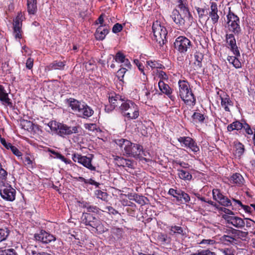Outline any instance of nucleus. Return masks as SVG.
Here are the masks:
<instances>
[{"mask_svg": "<svg viewBox=\"0 0 255 255\" xmlns=\"http://www.w3.org/2000/svg\"><path fill=\"white\" fill-rule=\"evenodd\" d=\"M95 224L96 226H93V228L95 229L99 233L102 234L107 231V229L104 227L99 220L96 221Z\"/></svg>", "mask_w": 255, "mask_h": 255, "instance_id": "nucleus-42", "label": "nucleus"}, {"mask_svg": "<svg viewBox=\"0 0 255 255\" xmlns=\"http://www.w3.org/2000/svg\"><path fill=\"white\" fill-rule=\"evenodd\" d=\"M235 155L240 157L244 153V145L241 142H237L235 144Z\"/></svg>", "mask_w": 255, "mask_h": 255, "instance_id": "nucleus-38", "label": "nucleus"}, {"mask_svg": "<svg viewBox=\"0 0 255 255\" xmlns=\"http://www.w3.org/2000/svg\"><path fill=\"white\" fill-rule=\"evenodd\" d=\"M227 27L228 30L235 34L239 33L241 31V27L239 17L230 11L227 15Z\"/></svg>", "mask_w": 255, "mask_h": 255, "instance_id": "nucleus-6", "label": "nucleus"}, {"mask_svg": "<svg viewBox=\"0 0 255 255\" xmlns=\"http://www.w3.org/2000/svg\"><path fill=\"white\" fill-rule=\"evenodd\" d=\"M123 115L129 120L137 119L139 115V107L133 101L127 100L120 106Z\"/></svg>", "mask_w": 255, "mask_h": 255, "instance_id": "nucleus-4", "label": "nucleus"}, {"mask_svg": "<svg viewBox=\"0 0 255 255\" xmlns=\"http://www.w3.org/2000/svg\"><path fill=\"white\" fill-rule=\"evenodd\" d=\"M243 128V123L238 121L234 122L232 124L229 125L227 127L228 131H232L234 130H239Z\"/></svg>", "mask_w": 255, "mask_h": 255, "instance_id": "nucleus-35", "label": "nucleus"}, {"mask_svg": "<svg viewBox=\"0 0 255 255\" xmlns=\"http://www.w3.org/2000/svg\"><path fill=\"white\" fill-rule=\"evenodd\" d=\"M158 77L159 78H160L159 80H161L162 81H164V80H167L168 79L167 75L164 72L162 71H160L158 72Z\"/></svg>", "mask_w": 255, "mask_h": 255, "instance_id": "nucleus-59", "label": "nucleus"}, {"mask_svg": "<svg viewBox=\"0 0 255 255\" xmlns=\"http://www.w3.org/2000/svg\"><path fill=\"white\" fill-rule=\"evenodd\" d=\"M85 128L91 131L98 130L97 126L94 124H87L85 125Z\"/></svg>", "mask_w": 255, "mask_h": 255, "instance_id": "nucleus-54", "label": "nucleus"}, {"mask_svg": "<svg viewBox=\"0 0 255 255\" xmlns=\"http://www.w3.org/2000/svg\"><path fill=\"white\" fill-rule=\"evenodd\" d=\"M33 124L32 122L25 120H22L20 121V126L22 128L25 130L29 131L33 129Z\"/></svg>", "mask_w": 255, "mask_h": 255, "instance_id": "nucleus-39", "label": "nucleus"}, {"mask_svg": "<svg viewBox=\"0 0 255 255\" xmlns=\"http://www.w3.org/2000/svg\"><path fill=\"white\" fill-rule=\"evenodd\" d=\"M115 142L120 147L121 150L129 156L139 158L140 160H144L146 161L148 160L145 158L139 156L141 152H143L142 147L140 145L133 143L124 138L118 139Z\"/></svg>", "mask_w": 255, "mask_h": 255, "instance_id": "nucleus-1", "label": "nucleus"}, {"mask_svg": "<svg viewBox=\"0 0 255 255\" xmlns=\"http://www.w3.org/2000/svg\"><path fill=\"white\" fill-rule=\"evenodd\" d=\"M221 100V106L226 111L230 112V107L233 105V103L231 100L229 96L226 94L220 96Z\"/></svg>", "mask_w": 255, "mask_h": 255, "instance_id": "nucleus-27", "label": "nucleus"}, {"mask_svg": "<svg viewBox=\"0 0 255 255\" xmlns=\"http://www.w3.org/2000/svg\"><path fill=\"white\" fill-rule=\"evenodd\" d=\"M127 69L126 68H122L118 70L117 72V77L118 79L122 81L124 77V75L127 71Z\"/></svg>", "mask_w": 255, "mask_h": 255, "instance_id": "nucleus-52", "label": "nucleus"}, {"mask_svg": "<svg viewBox=\"0 0 255 255\" xmlns=\"http://www.w3.org/2000/svg\"><path fill=\"white\" fill-rule=\"evenodd\" d=\"M7 173L1 167V163H0V180L3 181H5L7 178Z\"/></svg>", "mask_w": 255, "mask_h": 255, "instance_id": "nucleus-51", "label": "nucleus"}, {"mask_svg": "<svg viewBox=\"0 0 255 255\" xmlns=\"http://www.w3.org/2000/svg\"><path fill=\"white\" fill-rule=\"evenodd\" d=\"M223 218L227 222L237 228H242L245 225V222L242 218L237 216L224 215Z\"/></svg>", "mask_w": 255, "mask_h": 255, "instance_id": "nucleus-18", "label": "nucleus"}, {"mask_svg": "<svg viewBox=\"0 0 255 255\" xmlns=\"http://www.w3.org/2000/svg\"><path fill=\"white\" fill-rule=\"evenodd\" d=\"M27 10L29 14H34L36 12V0H27Z\"/></svg>", "mask_w": 255, "mask_h": 255, "instance_id": "nucleus-36", "label": "nucleus"}, {"mask_svg": "<svg viewBox=\"0 0 255 255\" xmlns=\"http://www.w3.org/2000/svg\"><path fill=\"white\" fill-rule=\"evenodd\" d=\"M179 191L171 188L168 191V194L176 198L177 200H179V197H178V195H179Z\"/></svg>", "mask_w": 255, "mask_h": 255, "instance_id": "nucleus-57", "label": "nucleus"}, {"mask_svg": "<svg viewBox=\"0 0 255 255\" xmlns=\"http://www.w3.org/2000/svg\"><path fill=\"white\" fill-rule=\"evenodd\" d=\"M81 220L86 226H89L93 228V226H96L95 224L98 219L90 213H83Z\"/></svg>", "mask_w": 255, "mask_h": 255, "instance_id": "nucleus-21", "label": "nucleus"}, {"mask_svg": "<svg viewBox=\"0 0 255 255\" xmlns=\"http://www.w3.org/2000/svg\"><path fill=\"white\" fill-rule=\"evenodd\" d=\"M128 198L130 200H133L136 202L137 203L143 205L145 204L146 198L142 196H140L137 194H129L127 195Z\"/></svg>", "mask_w": 255, "mask_h": 255, "instance_id": "nucleus-30", "label": "nucleus"}, {"mask_svg": "<svg viewBox=\"0 0 255 255\" xmlns=\"http://www.w3.org/2000/svg\"><path fill=\"white\" fill-rule=\"evenodd\" d=\"M158 87L162 93L166 94L171 99L172 97L171 95L172 90L167 84H165L164 81L159 80L158 82Z\"/></svg>", "mask_w": 255, "mask_h": 255, "instance_id": "nucleus-28", "label": "nucleus"}, {"mask_svg": "<svg viewBox=\"0 0 255 255\" xmlns=\"http://www.w3.org/2000/svg\"><path fill=\"white\" fill-rule=\"evenodd\" d=\"M192 118L195 122L203 123L205 120L204 115L199 113H194Z\"/></svg>", "mask_w": 255, "mask_h": 255, "instance_id": "nucleus-43", "label": "nucleus"}, {"mask_svg": "<svg viewBox=\"0 0 255 255\" xmlns=\"http://www.w3.org/2000/svg\"><path fill=\"white\" fill-rule=\"evenodd\" d=\"M212 194L213 199L218 201L222 206L229 207L232 205L231 200L224 196L218 189H213Z\"/></svg>", "mask_w": 255, "mask_h": 255, "instance_id": "nucleus-15", "label": "nucleus"}, {"mask_svg": "<svg viewBox=\"0 0 255 255\" xmlns=\"http://www.w3.org/2000/svg\"><path fill=\"white\" fill-rule=\"evenodd\" d=\"M10 149L15 155L21 158L22 153L16 147L12 145Z\"/></svg>", "mask_w": 255, "mask_h": 255, "instance_id": "nucleus-55", "label": "nucleus"}, {"mask_svg": "<svg viewBox=\"0 0 255 255\" xmlns=\"http://www.w3.org/2000/svg\"><path fill=\"white\" fill-rule=\"evenodd\" d=\"M178 7L180 9L183 15H185V18L189 21H193V17L189 11L185 0L177 1Z\"/></svg>", "mask_w": 255, "mask_h": 255, "instance_id": "nucleus-20", "label": "nucleus"}, {"mask_svg": "<svg viewBox=\"0 0 255 255\" xmlns=\"http://www.w3.org/2000/svg\"><path fill=\"white\" fill-rule=\"evenodd\" d=\"M81 127L79 125L73 127H69L62 124L60 127V130L58 131V134L61 136H64V135H70L73 133H78L81 131Z\"/></svg>", "mask_w": 255, "mask_h": 255, "instance_id": "nucleus-10", "label": "nucleus"}, {"mask_svg": "<svg viewBox=\"0 0 255 255\" xmlns=\"http://www.w3.org/2000/svg\"><path fill=\"white\" fill-rule=\"evenodd\" d=\"M69 105L79 117L86 119L91 117L94 114V111L90 107L85 103L79 102L77 100L69 99Z\"/></svg>", "mask_w": 255, "mask_h": 255, "instance_id": "nucleus-2", "label": "nucleus"}, {"mask_svg": "<svg viewBox=\"0 0 255 255\" xmlns=\"http://www.w3.org/2000/svg\"><path fill=\"white\" fill-rule=\"evenodd\" d=\"M221 241L225 244L229 245L230 244L235 243L236 240L232 237L224 235L221 238Z\"/></svg>", "mask_w": 255, "mask_h": 255, "instance_id": "nucleus-40", "label": "nucleus"}, {"mask_svg": "<svg viewBox=\"0 0 255 255\" xmlns=\"http://www.w3.org/2000/svg\"><path fill=\"white\" fill-rule=\"evenodd\" d=\"M190 255H216L214 252H212L209 250H198L195 253Z\"/></svg>", "mask_w": 255, "mask_h": 255, "instance_id": "nucleus-45", "label": "nucleus"}, {"mask_svg": "<svg viewBox=\"0 0 255 255\" xmlns=\"http://www.w3.org/2000/svg\"><path fill=\"white\" fill-rule=\"evenodd\" d=\"M0 101L3 105L11 106V102L4 87L0 85Z\"/></svg>", "mask_w": 255, "mask_h": 255, "instance_id": "nucleus-26", "label": "nucleus"}, {"mask_svg": "<svg viewBox=\"0 0 255 255\" xmlns=\"http://www.w3.org/2000/svg\"><path fill=\"white\" fill-rule=\"evenodd\" d=\"M34 238L36 241L44 244H48L56 240L55 237L52 235L43 230L41 231L38 233L35 234Z\"/></svg>", "mask_w": 255, "mask_h": 255, "instance_id": "nucleus-17", "label": "nucleus"}, {"mask_svg": "<svg viewBox=\"0 0 255 255\" xmlns=\"http://www.w3.org/2000/svg\"><path fill=\"white\" fill-rule=\"evenodd\" d=\"M95 195L97 198L103 200H106L107 198V193L100 190H97L95 191Z\"/></svg>", "mask_w": 255, "mask_h": 255, "instance_id": "nucleus-47", "label": "nucleus"}, {"mask_svg": "<svg viewBox=\"0 0 255 255\" xmlns=\"http://www.w3.org/2000/svg\"><path fill=\"white\" fill-rule=\"evenodd\" d=\"M0 142L3 145V146L7 149H10L12 146L10 143L7 142L5 139L3 138H0Z\"/></svg>", "mask_w": 255, "mask_h": 255, "instance_id": "nucleus-62", "label": "nucleus"}, {"mask_svg": "<svg viewBox=\"0 0 255 255\" xmlns=\"http://www.w3.org/2000/svg\"><path fill=\"white\" fill-rule=\"evenodd\" d=\"M216 209H217L219 211H221L228 214L227 215L234 214L233 212L231 210H230L227 208H224V207L218 206V207H216Z\"/></svg>", "mask_w": 255, "mask_h": 255, "instance_id": "nucleus-61", "label": "nucleus"}, {"mask_svg": "<svg viewBox=\"0 0 255 255\" xmlns=\"http://www.w3.org/2000/svg\"><path fill=\"white\" fill-rule=\"evenodd\" d=\"M178 140L181 144L182 146L186 147L194 152L199 151V147L193 139L190 137H180L178 138Z\"/></svg>", "mask_w": 255, "mask_h": 255, "instance_id": "nucleus-11", "label": "nucleus"}, {"mask_svg": "<svg viewBox=\"0 0 255 255\" xmlns=\"http://www.w3.org/2000/svg\"><path fill=\"white\" fill-rule=\"evenodd\" d=\"M175 48L180 53H185L191 46V42L185 36H179L174 43Z\"/></svg>", "mask_w": 255, "mask_h": 255, "instance_id": "nucleus-8", "label": "nucleus"}, {"mask_svg": "<svg viewBox=\"0 0 255 255\" xmlns=\"http://www.w3.org/2000/svg\"><path fill=\"white\" fill-rule=\"evenodd\" d=\"M15 193V190L10 185H3L0 188V194L1 197L7 201L14 200Z\"/></svg>", "mask_w": 255, "mask_h": 255, "instance_id": "nucleus-9", "label": "nucleus"}, {"mask_svg": "<svg viewBox=\"0 0 255 255\" xmlns=\"http://www.w3.org/2000/svg\"><path fill=\"white\" fill-rule=\"evenodd\" d=\"M170 16L173 21L179 26H182L184 25L185 23L187 25H190L192 22L187 20L185 18V15H183V16H182L178 10L176 9L173 10Z\"/></svg>", "mask_w": 255, "mask_h": 255, "instance_id": "nucleus-12", "label": "nucleus"}, {"mask_svg": "<svg viewBox=\"0 0 255 255\" xmlns=\"http://www.w3.org/2000/svg\"><path fill=\"white\" fill-rule=\"evenodd\" d=\"M61 124H62L56 121H51L47 124V126L51 131L55 132L58 134V131L60 130V127L61 126Z\"/></svg>", "mask_w": 255, "mask_h": 255, "instance_id": "nucleus-37", "label": "nucleus"}, {"mask_svg": "<svg viewBox=\"0 0 255 255\" xmlns=\"http://www.w3.org/2000/svg\"><path fill=\"white\" fill-rule=\"evenodd\" d=\"M243 128L248 134L252 135L254 133L250 126L247 123L243 124Z\"/></svg>", "mask_w": 255, "mask_h": 255, "instance_id": "nucleus-53", "label": "nucleus"}, {"mask_svg": "<svg viewBox=\"0 0 255 255\" xmlns=\"http://www.w3.org/2000/svg\"><path fill=\"white\" fill-rule=\"evenodd\" d=\"M72 158L74 162L80 163L88 169L91 171L96 170L95 166L92 163L93 160L92 156L87 157L86 156L82 155L81 154L75 153L72 155Z\"/></svg>", "mask_w": 255, "mask_h": 255, "instance_id": "nucleus-7", "label": "nucleus"}, {"mask_svg": "<svg viewBox=\"0 0 255 255\" xmlns=\"http://www.w3.org/2000/svg\"><path fill=\"white\" fill-rule=\"evenodd\" d=\"M125 101L126 100L122 99L120 95L115 94H112L109 97V101L110 104V107L109 108L108 106H106L105 110L108 112L112 111L116 107L118 106L120 107L122 103Z\"/></svg>", "mask_w": 255, "mask_h": 255, "instance_id": "nucleus-16", "label": "nucleus"}, {"mask_svg": "<svg viewBox=\"0 0 255 255\" xmlns=\"http://www.w3.org/2000/svg\"><path fill=\"white\" fill-rule=\"evenodd\" d=\"M167 228L169 231V234L171 236L180 235L183 237L186 236L185 230L180 226L173 225L168 226Z\"/></svg>", "mask_w": 255, "mask_h": 255, "instance_id": "nucleus-24", "label": "nucleus"}, {"mask_svg": "<svg viewBox=\"0 0 255 255\" xmlns=\"http://www.w3.org/2000/svg\"><path fill=\"white\" fill-rule=\"evenodd\" d=\"M245 222V225H246V226L247 227H254L255 226V222L250 219L246 218Z\"/></svg>", "mask_w": 255, "mask_h": 255, "instance_id": "nucleus-63", "label": "nucleus"}, {"mask_svg": "<svg viewBox=\"0 0 255 255\" xmlns=\"http://www.w3.org/2000/svg\"><path fill=\"white\" fill-rule=\"evenodd\" d=\"M218 7L217 4L213 2L211 3L210 11L209 12V16L211 19L212 23L215 24L218 21L219 16L218 14Z\"/></svg>", "mask_w": 255, "mask_h": 255, "instance_id": "nucleus-23", "label": "nucleus"}, {"mask_svg": "<svg viewBox=\"0 0 255 255\" xmlns=\"http://www.w3.org/2000/svg\"><path fill=\"white\" fill-rule=\"evenodd\" d=\"M49 151L50 152H51L53 155H51V157L54 158H58L66 164H69L74 165V164L72 163V161L70 159H68L65 158V157L64 156H63L62 154H61L60 153L55 152L54 151L51 150H49Z\"/></svg>", "mask_w": 255, "mask_h": 255, "instance_id": "nucleus-33", "label": "nucleus"}, {"mask_svg": "<svg viewBox=\"0 0 255 255\" xmlns=\"http://www.w3.org/2000/svg\"><path fill=\"white\" fill-rule=\"evenodd\" d=\"M8 234L6 229H0V243L6 239Z\"/></svg>", "mask_w": 255, "mask_h": 255, "instance_id": "nucleus-49", "label": "nucleus"}, {"mask_svg": "<svg viewBox=\"0 0 255 255\" xmlns=\"http://www.w3.org/2000/svg\"><path fill=\"white\" fill-rule=\"evenodd\" d=\"M23 162L25 166L29 168H33V160L29 156L27 155L24 157Z\"/></svg>", "mask_w": 255, "mask_h": 255, "instance_id": "nucleus-44", "label": "nucleus"}, {"mask_svg": "<svg viewBox=\"0 0 255 255\" xmlns=\"http://www.w3.org/2000/svg\"><path fill=\"white\" fill-rule=\"evenodd\" d=\"M229 180L231 184L238 187L243 186L245 183V180L243 176L238 173H236L232 175Z\"/></svg>", "mask_w": 255, "mask_h": 255, "instance_id": "nucleus-22", "label": "nucleus"}, {"mask_svg": "<svg viewBox=\"0 0 255 255\" xmlns=\"http://www.w3.org/2000/svg\"><path fill=\"white\" fill-rule=\"evenodd\" d=\"M22 14L20 13L17 14L13 20V35L15 39L21 38V25L22 21Z\"/></svg>", "mask_w": 255, "mask_h": 255, "instance_id": "nucleus-13", "label": "nucleus"}, {"mask_svg": "<svg viewBox=\"0 0 255 255\" xmlns=\"http://www.w3.org/2000/svg\"><path fill=\"white\" fill-rule=\"evenodd\" d=\"M179 200L178 201H181L182 198L185 202H189L190 200V198L189 195L183 191L179 192V195H178Z\"/></svg>", "mask_w": 255, "mask_h": 255, "instance_id": "nucleus-48", "label": "nucleus"}, {"mask_svg": "<svg viewBox=\"0 0 255 255\" xmlns=\"http://www.w3.org/2000/svg\"><path fill=\"white\" fill-rule=\"evenodd\" d=\"M226 39L227 47L233 52V54L237 56H240V53L234 35L232 34H227Z\"/></svg>", "mask_w": 255, "mask_h": 255, "instance_id": "nucleus-14", "label": "nucleus"}, {"mask_svg": "<svg viewBox=\"0 0 255 255\" xmlns=\"http://www.w3.org/2000/svg\"><path fill=\"white\" fill-rule=\"evenodd\" d=\"M109 33V29L105 25H100L99 26L95 33V37L97 40H103L106 35Z\"/></svg>", "mask_w": 255, "mask_h": 255, "instance_id": "nucleus-25", "label": "nucleus"}, {"mask_svg": "<svg viewBox=\"0 0 255 255\" xmlns=\"http://www.w3.org/2000/svg\"><path fill=\"white\" fill-rule=\"evenodd\" d=\"M121 63L122 64V66H123V68H126L127 70L130 68L131 64L128 59L125 58Z\"/></svg>", "mask_w": 255, "mask_h": 255, "instance_id": "nucleus-64", "label": "nucleus"}, {"mask_svg": "<svg viewBox=\"0 0 255 255\" xmlns=\"http://www.w3.org/2000/svg\"><path fill=\"white\" fill-rule=\"evenodd\" d=\"M195 69L198 70L202 67L203 55L200 52H196L194 55Z\"/></svg>", "mask_w": 255, "mask_h": 255, "instance_id": "nucleus-31", "label": "nucleus"}, {"mask_svg": "<svg viewBox=\"0 0 255 255\" xmlns=\"http://www.w3.org/2000/svg\"><path fill=\"white\" fill-rule=\"evenodd\" d=\"M65 61H54L46 68L48 71L52 70H63L65 66Z\"/></svg>", "mask_w": 255, "mask_h": 255, "instance_id": "nucleus-29", "label": "nucleus"}, {"mask_svg": "<svg viewBox=\"0 0 255 255\" xmlns=\"http://www.w3.org/2000/svg\"><path fill=\"white\" fill-rule=\"evenodd\" d=\"M84 207L86 208L87 211L88 212H93V213H98L99 212V209L96 206H84Z\"/></svg>", "mask_w": 255, "mask_h": 255, "instance_id": "nucleus-56", "label": "nucleus"}, {"mask_svg": "<svg viewBox=\"0 0 255 255\" xmlns=\"http://www.w3.org/2000/svg\"><path fill=\"white\" fill-rule=\"evenodd\" d=\"M235 55L234 56H228L227 57V60L229 63L233 65V66L236 68H240L242 67V64L238 57Z\"/></svg>", "mask_w": 255, "mask_h": 255, "instance_id": "nucleus-34", "label": "nucleus"}, {"mask_svg": "<svg viewBox=\"0 0 255 255\" xmlns=\"http://www.w3.org/2000/svg\"><path fill=\"white\" fill-rule=\"evenodd\" d=\"M216 243V241L213 239H204L201 241L200 244H205L207 245H213Z\"/></svg>", "mask_w": 255, "mask_h": 255, "instance_id": "nucleus-58", "label": "nucleus"}, {"mask_svg": "<svg viewBox=\"0 0 255 255\" xmlns=\"http://www.w3.org/2000/svg\"><path fill=\"white\" fill-rule=\"evenodd\" d=\"M196 9L198 14V17L200 20L203 19L207 13L206 9L199 7H196Z\"/></svg>", "mask_w": 255, "mask_h": 255, "instance_id": "nucleus-46", "label": "nucleus"}, {"mask_svg": "<svg viewBox=\"0 0 255 255\" xmlns=\"http://www.w3.org/2000/svg\"><path fill=\"white\" fill-rule=\"evenodd\" d=\"M125 58V56L121 52H119L115 55L114 60H115L116 62L121 63V62H123Z\"/></svg>", "mask_w": 255, "mask_h": 255, "instance_id": "nucleus-50", "label": "nucleus"}, {"mask_svg": "<svg viewBox=\"0 0 255 255\" xmlns=\"http://www.w3.org/2000/svg\"><path fill=\"white\" fill-rule=\"evenodd\" d=\"M115 163L118 166H123L128 168H133L134 163L130 160L125 159L122 157L113 155Z\"/></svg>", "mask_w": 255, "mask_h": 255, "instance_id": "nucleus-19", "label": "nucleus"}, {"mask_svg": "<svg viewBox=\"0 0 255 255\" xmlns=\"http://www.w3.org/2000/svg\"><path fill=\"white\" fill-rule=\"evenodd\" d=\"M147 67L151 69L154 68H161L162 65L155 61L149 60L146 61Z\"/></svg>", "mask_w": 255, "mask_h": 255, "instance_id": "nucleus-41", "label": "nucleus"}, {"mask_svg": "<svg viewBox=\"0 0 255 255\" xmlns=\"http://www.w3.org/2000/svg\"><path fill=\"white\" fill-rule=\"evenodd\" d=\"M152 28L156 41L160 44H163L167 34L166 28L158 21L153 23Z\"/></svg>", "mask_w": 255, "mask_h": 255, "instance_id": "nucleus-5", "label": "nucleus"}, {"mask_svg": "<svg viewBox=\"0 0 255 255\" xmlns=\"http://www.w3.org/2000/svg\"><path fill=\"white\" fill-rule=\"evenodd\" d=\"M179 94L181 99L188 106H193L196 103V98L190 87L189 83L185 80L178 82Z\"/></svg>", "mask_w": 255, "mask_h": 255, "instance_id": "nucleus-3", "label": "nucleus"}, {"mask_svg": "<svg viewBox=\"0 0 255 255\" xmlns=\"http://www.w3.org/2000/svg\"><path fill=\"white\" fill-rule=\"evenodd\" d=\"M123 29V26L121 24L116 23L113 27V32L115 33L120 32Z\"/></svg>", "mask_w": 255, "mask_h": 255, "instance_id": "nucleus-60", "label": "nucleus"}, {"mask_svg": "<svg viewBox=\"0 0 255 255\" xmlns=\"http://www.w3.org/2000/svg\"><path fill=\"white\" fill-rule=\"evenodd\" d=\"M177 170L178 176L180 179L184 180H190L192 179V176L189 172L181 168H177Z\"/></svg>", "mask_w": 255, "mask_h": 255, "instance_id": "nucleus-32", "label": "nucleus"}]
</instances>
